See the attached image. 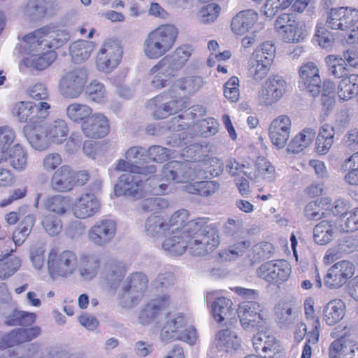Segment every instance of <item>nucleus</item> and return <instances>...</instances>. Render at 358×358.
I'll return each mask as SVG.
<instances>
[{"label": "nucleus", "mask_w": 358, "mask_h": 358, "mask_svg": "<svg viewBox=\"0 0 358 358\" xmlns=\"http://www.w3.org/2000/svg\"><path fill=\"white\" fill-rule=\"evenodd\" d=\"M170 231L162 246L172 255H181L187 250L193 256H205L220 244L217 227L206 224L204 218L188 222L182 230Z\"/></svg>", "instance_id": "obj_1"}, {"label": "nucleus", "mask_w": 358, "mask_h": 358, "mask_svg": "<svg viewBox=\"0 0 358 358\" xmlns=\"http://www.w3.org/2000/svg\"><path fill=\"white\" fill-rule=\"evenodd\" d=\"M178 29L173 24H164L150 31L144 38L142 50L149 59L157 60L174 46Z\"/></svg>", "instance_id": "obj_2"}, {"label": "nucleus", "mask_w": 358, "mask_h": 358, "mask_svg": "<svg viewBox=\"0 0 358 358\" xmlns=\"http://www.w3.org/2000/svg\"><path fill=\"white\" fill-rule=\"evenodd\" d=\"M70 34L66 30L57 29L52 26L43 27L26 35L24 43H29L31 51H40L43 49H57L70 39Z\"/></svg>", "instance_id": "obj_3"}, {"label": "nucleus", "mask_w": 358, "mask_h": 358, "mask_svg": "<svg viewBox=\"0 0 358 358\" xmlns=\"http://www.w3.org/2000/svg\"><path fill=\"white\" fill-rule=\"evenodd\" d=\"M78 262V257L73 250L57 252L52 249L48 256V271L52 279L68 278L77 271Z\"/></svg>", "instance_id": "obj_4"}, {"label": "nucleus", "mask_w": 358, "mask_h": 358, "mask_svg": "<svg viewBox=\"0 0 358 358\" xmlns=\"http://www.w3.org/2000/svg\"><path fill=\"white\" fill-rule=\"evenodd\" d=\"M160 337L164 341L179 340L192 345L197 339V334L194 327L188 325L185 316L178 313L168 318L161 330Z\"/></svg>", "instance_id": "obj_5"}, {"label": "nucleus", "mask_w": 358, "mask_h": 358, "mask_svg": "<svg viewBox=\"0 0 358 358\" xmlns=\"http://www.w3.org/2000/svg\"><path fill=\"white\" fill-rule=\"evenodd\" d=\"M88 80L87 70L82 67L65 72L59 81V94L66 99H77L84 92Z\"/></svg>", "instance_id": "obj_6"}, {"label": "nucleus", "mask_w": 358, "mask_h": 358, "mask_svg": "<svg viewBox=\"0 0 358 358\" xmlns=\"http://www.w3.org/2000/svg\"><path fill=\"white\" fill-rule=\"evenodd\" d=\"M262 311V306L254 301L242 303L236 310L242 327L252 332L266 329V322Z\"/></svg>", "instance_id": "obj_7"}, {"label": "nucleus", "mask_w": 358, "mask_h": 358, "mask_svg": "<svg viewBox=\"0 0 358 358\" xmlns=\"http://www.w3.org/2000/svg\"><path fill=\"white\" fill-rule=\"evenodd\" d=\"M202 171L203 168L197 164L172 161L164 166L162 173L167 181L186 182L200 176Z\"/></svg>", "instance_id": "obj_8"}, {"label": "nucleus", "mask_w": 358, "mask_h": 358, "mask_svg": "<svg viewBox=\"0 0 358 358\" xmlns=\"http://www.w3.org/2000/svg\"><path fill=\"white\" fill-rule=\"evenodd\" d=\"M167 92L168 90L148 102V106L152 110L153 116L157 119L165 118L177 113L189 106L187 99L171 97Z\"/></svg>", "instance_id": "obj_9"}, {"label": "nucleus", "mask_w": 358, "mask_h": 358, "mask_svg": "<svg viewBox=\"0 0 358 358\" xmlns=\"http://www.w3.org/2000/svg\"><path fill=\"white\" fill-rule=\"evenodd\" d=\"M148 279L141 272L131 273L125 280L122 288V299L125 306L138 303L148 288Z\"/></svg>", "instance_id": "obj_10"}, {"label": "nucleus", "mask_w": 358, "mask_h": 358, "mask_svg": "<svg viewBox=\"0 0 358 358\" xmlns=\"http://www.w3.org/2000/svg\"><path fill=\"white\" fill-rule=\"evenodd\" d=\"M142 176L145 174L136 173H125L120 178L118 182L115 186V192L117 196L127 195L135 199H140L144 193L149 191L147 182L144 183ZM150 178L146 180L148 182Z\"/></svg>", "instance_id": "obj_11"}, {"label": "nucleus", "mask_w": 358, "mask_h": 358, "mask_svg": "<svg viewBox=\"0 0 358 358\" xmlns=\"http://www.w3.org/2000/svg\"><path fill=\"white\" fill-rule=\"evenodd\" d=\"M290 272L291 268L288 262L283 259H278L262 264L257 268V275L270 284H278L287 280Z\"/></svg>", "instance_id": "obj_12"}, {"label": "nucleus", "mask_w": 358, "mask_h": 358, "mask_svg": "<svg viewBox=\"0 0 358 358\" xmlns=\"http://www.w3.org/2000/svg\"><path fill=\"white\" fill-rule=\"evenodd\" d=\"M122 57V48L114 41H106L96 55V66L99 70L108 73L116 68Z\"/></svg>", "instance_id": "obj_13"}, {"label": "nucleus", "mask_w": 358, "mask_h": 358, "mask_svg": "<svg viewBox=\"0 0 358 358\" xmlns=\"http://www.w3.org/2000/svg\"><path fill=\"white\" fill-rule=\"evenodd\" d=\"M116 228L117 224L113 220H99L88 230V239L96 246H106L114 238Z\"/></svg>", "instance_id": "obj_14"}, {"label": "nucleus", "mask_w": 358, "mask_h": 358, "mask_svg": "<svg viewBox=\"0 0 358 358\" xmlns=\"http://www.w3.org/2000/svg\"><path fill=\"white\" fill-rule=\"evenodd\" d=\"M299 86L303 90H306L313 97L321 93L322 80L319 69L313 62H307L299 69Z\"/></svg>", "instance_id": "obj_15"}, {"label": "nucleus", "mask_w": 358, "mask_h": 358, "mask_svg": "<svg viewBox=\"0 0 358 358\" xmlns=\"http://www.w3.org/2000/svg\"><path fill=\"white\" fill-rule=\"evenodd\" d=\"M286 87L287 83L282 77L280 76L269 77L259 92V103L264 106H269L275 103L285 94Z\"/></svg>", "instance_id": "obj_16"}, {"label": "nucleus", "mask_w": 358, "mask_h": 358, "mask_svg": "<svg viewBox=\"0 0 358 358\" xmlns=\"http://www.w3.org/2000/svg\"><path fill=\"white\" fill-rule=\"evenodd\" d=\"M358 22V10L345 7L331 8L326 24L332 29L347 30Z\"/></svg>", "instance_id": "obj_17"}, {"label": "nucleus", "mask_w": 358, "mask_h": 358, "mask_svg": "<svg viewBox=\"0 0 358 358\" xmlns=\"http://www.w3.org/2000/svg\"><path fill=\"white\" fill-rule=\"evenodd\" d=\"M355 273L353 264L348 261H341L331 266L326 274L324 283L330 289L342 287Z\"/></svg>", "instance_id": "obj_18"}, {"label": "nucleus", "mask_w": 358, "mask_h": 358, "mask_svg": "<svg viewBox=\"0 0 358 358\" xmlns=\"http://www.w3.org/2000/svg\"><path fill=\"white\" fill-rule=\"evenodd\" d=\"M170 299L167 294L157 295L150 299L141 309L138 321L143 325H148L155 322L169 306Z\"/></svg>", "instance_id": "obj_19"}, {"label": "nucleus", "mask_w": 358, "mask_h": 358, "mask_svg": "<svg viewBox=\"0 0 358 358\" xmlns=\"http://www.w3.org/2000/svg\"><path fill=\"white\" fill-rule=\"evenodd\" d=\"M101 203L92 193L86 192L77 197L72 205V213L78 219H87L98 213Z\"/></svg>", "instance_id": "obj_20"}, {"label": "nucleus", "mask_w": 358, "mask_h": 358, "mask_svg": "<svg viewBox=\"0 0 358 358\" xmlns=\"http://www.w3.org/2000/svg\"><path fill=\"white\" fill-rule=\"evenodd\" d=\"M291 130V120L287 115H280L274 119L269 127V137L272 143L278 149L283 148L287 143Z\"/></svg>", "instance_id": "obj_21"}, {"label": "nucleus", "mask_w": 358, "mask_h": 358, "mask_svg": "<svg viewBox=\"0 0 358 358\" xmlns=\"http://www.w3.org/2000/svg\"><path fill=\"white\" fill-rule=\"evenodd\" d=\"M24 48L27 56L23 59L24 65L32 69L42 71L50 66L57 59V54L55 51H47L43 49L38 51H31L29 43H25Z\"/></svg>", "instance_id": "obj_22"}, {"label": "nucleus", "mask_w": 358, "mask_h": 358, "mask_svg": "<svg viewBox=\"0 0 358 358\" xmlns=\"http://www.w3.org/2000/svg\"><path fill=\"white\" fill-rule=\"evenodd\" d=\"M83 134L91 138H100L106 136L110 129L107 117L102 113H96L85 120L81 126Z\"/></svg>", "instance_id": "obj_23"}, {"label": "nucleus", "mask_w": 358, "mask_h": 358, "mask_svg": "<svg viewBox=\"0 0 358 358\" xmlns=\"http://www.w3.org/2000/svg\"><path fill=\"white\" fill-rule=\"evenodd\" d=\"M177 73L161 59L149 71V74L152 76L151 85L152 87L160 90L169 85Z\"/></svg>", "instance_id": "obj_24"}, {"label": "nucleus", "mask_w": 358, "mask_h": 358, "mask_svg": "<svg viewBox=\"0 0 358 358\" xmlns=\"http://www.w3.org/2000/svg\"><path fill=\"white\" fill-rule=\"evenodd\" d=\"M80 266L78 268V275L81 280L90 282L98 275L101 259L98 254L94 252L84 253L80 257Z\"/></svg>", "instance_id": "obj_25"}, {"label": "nucleus", "mask_w": 358, "mask_h": 358, "mask_svg": "<svg viewBox=\"0 0 358 358\" xmlns=\"http://www.w3.org/2000/svg\"><path fill=\"white\" fill-rule=\"evenodd\" d=\"M56 7L53 0H29L23 10L24 15L30 20H41L52 15Z\"/></svg>", "instance_id": "obj_26"}, {"label": "nucleus", "mask_w": 358, "mask_h": 358, "mask_svg": "<svg viewBox=\"0 0 358 358\" xmlns=\"http://www.w3.org/2000/svg\"><path fill=\"white\" fill-rule=\"evenodd\" d=\"M126 267L123 262L113 258L108 259L103 264L101 275L108 286L117 287L124 278Z\"/></svg>", "instance_id": "obj_27"}, {"label": "nucleus", "mask_w": 358, "mask_h": 358, "mask_svg": "<svg viewBox=\"0 0 358 358\" xmlns=\"http://www.w3.org/2000/svg\"><path fill=\"white\" fill-rule=\"evenodd\" d=\"M75 185V174L66 165L57 169L51 178V187L57 192H66L71 190Z\"/></svg>", "instance_id": "obj_28"}, {"label": "nucleus", "mask_w": 358, "mask_h": 358, "mask_svg": "<svg viewBox=\"0 0 358 358\" xmlns=\"http://www.w3.org/2000/svg\"><path fill=\"white\" fill-rule=\"evenodd\" d=\"M258 18V13L254 10L248 9L240 11L231 20V30L236 34H244L255 26Z\"/></svg>", "instance_id": "obj_29"}, {"label": "nucleus", "mask_w": 358, "mask_h": 358, "mask_svg": "<svg viewBox=\"0 0 358 358\" xmlns=\"http://www.w3.org/2000/svg\"><path fill=\"white\" fill-rule=\"evenodd\" d=\"M169 231L168 220L162 216L152 215L145 220L144 232L150 238H157Z\"/></svg>", "instance_id": "obj_30"}, {"label": "nucleus", "mask_w": 358, "mask_h": 358, "mask_svg": "<svg viewBox=\"0 0 358 358\" xmlns=\"http://www.w3.org/2000/svg\"><path fill=\"white\" fill-rule=\"evenodd\" d=\"M203 78L199 76L184 77L178 80L168 90L167 93L171 97H177L176 89L178 88L187 94H192L198 91L203 86Z\"/></svg>", "instance_id": "obj_31"}, {"label": "nucleus", "mask_w": 358, "mask_h": 358, "mask_svg": "<svg viewBox=\"0 0 358 358\" xmlns=\"http://www.w3.org/2000/svg\"><path fill=\"white\" fill-rule=\"evenodd\" d=\"M324 62L329 76L340 79L350 74V69L341 55H329L324 58Z\"/></svg>", "instance_id": "obj_32"}, {"label": "nucleus", "mask_w": 358, "mask_h": 358, "mask_svg": "<svg viewBox=\"0 0 358 358\" xmlns=\"http://www.w3.org/2000/svg\"><path fill=\"white\" fill-rule=\"evenodd\" d=\"M41 333V329L38 326L27 329L19 328L14 329L10 333L6 334L8 348L34 339Z\"/></svg>", "instance_id": "obj_33"}, {"label": "nucleus", "mask_w": 358, "mask_h": 358, "mask_svg": "<svg viewBox=\"0 0 358 358\" xmlns=\"http://www.w3.org/2000/svg\"><path fill=\"white\" fill-rule=\"evenodd\" d=\"M192 52V48L188 45L178 47L173 52L162 58L176 71L181 69L189 59Z\"/></svg>", "instance_id": "obj_34"}, {"label": "nucleus", "mask_w": 358, "mask_h": 358, "mask_svg": "<svg viewBox=\"0 0 358 358\" xmlns=\"http://www.w3.org/2000/svg\"><path fill=\"white\" fill-rule=\"evenodd\" d=\"M94 47V43L92 41L78 40L70 45L69 52L72 61L80 64L89 59Z\"/></svg>", "instance_id": "obj_35"}, {"label": "nucleus", "mask_w": 358, "mask_h": 358, "mask_svg": "<svg viewBox=\"0 0 358 358\" xmlns=\"http://www.w3.org/2000/svg\"><path fill=\"white\" fill-rule=\"evenodd\" d=\"M210 149L207 144H192L182 150V156L189 163L201 165L203 169L206 158L208 157Z\"/></svg>", "instance_id": "obj_36"}, {"label": "nucleus", "mask_w": 358, "mask_h": 358, "mask_svg": "<svg viewBox=\"0 0 358 358\" xmlns=\"http://www.w3.org/2000/svg\"><path fill=\"white\" fill-rule=\"evenodd\" d=\"M337 232L334 222L323 220L313 229V239L317 244L324 245L329 243Z\"/></svg>", "instance_id": "obj_37"}, {"label": "nucleus", "mask_w": 358, "mask_h": 358, "mask_svg": "<svg viewBox=\"0 0 358 358\" xmlns=\"http://www.w3.org/2000/svg\"><path fill=\"white\" fill-rule=\"evenodd\" d=\"M43 125L51 142L60 144L66 140L69 129L64 120L57 118Z\"/></svg>", "instance_id": "obj_38"}, {"label": "nucleus", "mask_w": 358, "mask_h": 358, "mask_svg": "<svg viewBox=\"0 0 358 358\" xmlns=\"http://www.w3.org/2000/svg\"><path fill=\"white\" fill-rule=\"evenodd\" d=\"M30 145L36 150L43 151L50 145L51 141L43 124L35 127L27 136Z\"/></svg>", "instance_id": "obj_39"}, {"label": "nucleus", "mask_w": 358, "mask_h": 358, "mask_svg": "<svg viewBox=\"0 0 358 358\" xmlns=\"http://www.w3.org/2000/svg\"><path fill=\"white\" fill-rule=\"evenodd\" d=\"M341 79L338 87V96L341 99L347 101L358 94V75L350 73Z\"/></svg>", "instance_id": "obj_40"}, {"label": "nucleus", "mask_w": 358, "mask_h": 358, "mask_svg": "<svg viewBox=\"0 0 358 358\" xmlns=\"http://www.w3.org/2000/svg\"><path fill=\"white\" fill-rule=\"evenodd\" d=\"M22 260L18 257L6 253L0 258V280H3L13 275L21 267Z\"/></svg>", "instance_id": "obj_41"}, {"label": "nucleus", "mask_w": 358, "mask_h": 358, "mask_svg": "<svg viewBox=\"0 0 358 358\" xmlns=\"http://www.w3.org/2000/svg\"><path fill=\"white\" fill-rule=\"evenodd\" d=\"M345 305L340 299L330 301L324 308L326 323L334 325L341 321L345 315Z\"/></svg>", "instance_id": "obj_42"}, {"label": "nucleus", "mask_w": 358, "mask_h": 358, "mask_svg": "<svg viewBox=\"0 0 358 358\" xmlns=\"http://www.w3.org/2000/svg\"><path fill=\"white\" fill-rule=\"evenodd\" d=\"M316 132L311 128H305L289 143L288 150L298 153L308 147L315 137Z\"/></svg>", "instance_id": "obj_43"}, {"label": "nucleus", "mask_w": 358, "mask_h": 358, "mask_svg": "<svg viewBox=\"0 0 358 358\" xmlns=\"http://www.w3.org/2000/svg\"><path fill=\"white\" fill-rule=\"evenodd\" d=\"M92 112V108L88 105L77 102L69 104L66 108L67 118L76 123H83L90 117Z\"/></svg>", "instance_id": "obj_44"}, {"label": "nucleus", "mask_w": 358, "mask_h": 358, "mask_svg": "<svg viewBox=\"0 0 358 358\" xmlns=\"http://www.w3.org/2000/svg\"><path fill=\"white\" fill-rule=\"evenodd\" d=\"M281 34L283 41L286 43H300L307 36L306 27L304 23L295 21L293 24H289Z\"/></svg>", "instance_id": "obj_45"}, {"label": "nucleus", "mask_w": 358, "mask_h": 358, "mask_svg": "<svg viewBox=\"0 0 358 358\" xmlns=\"http://www.w3.org/2000/svg\"><path fill=\"white\" fill-rule=\"evenodd\" d=\"M275 320L281 328L288 327L294 322L295 315L289 302L280 301L275 307Z\"/></svg>", "instance_id": "obj_46"}, {"label": "nucleus", "mask_w": 358, "mask_h": 358, "mask_svg": "<svg viewBox=\"0 0 358 358\" xmlns=\"http://www.w3.org/2000/svg\"><path fill=\"white\" fill-rule=\"evenodd\" d=\"M14 129L10 126L0 127V162H6L8 151L15 139Z\"/></svg>", "instance_id": "obj_47"}, {"label": "nucleus", "mask_w": 358, "mask_h": 358, "mask_svg": "<svg viewBox=\"0 0 358 358\" xmlns=\"http://www.w3.org/2000/svg\"><path fill=\"white\" fill-rule=\"evenodd\" d=\"M27 153L20 144L14 145L8 152L10 166L19 171H24L27 166Z\"/></svg>", "instance_id": "obj_48"}, {"label": "nucleus", "mask_w": 358, "mask_h": 358, "mask_svg": "<svg viewBox=\"0 0 358 358\" xmlns=\"http://www.w3.org/2000/svg\"><path fill=\"white\" fill-rule=\"evenodd\" d=\"M117 171H127V173H136L140 174L152 175L156 172V166L154 164H131L130 162L119 159L115 166Z\"/></svg>", "instance_id": "obj_49"}, {"label": "nucleus", "mask_w": 358, "mask_h": 358, "mask_svg": "<svg viewBox=\"0 0 358 358\" xmlns=\"http://www.w3.org/2000/svg\"><path fill=\"white\" fill-rule=\"evenodd\" d=\"M36 217L34 215L29 214L24 217L22 223L13 234V241L15 245H21L30 234L34 223Z\"/></svg>", "instance_id": "obj_50"}, {"label": "nucleus", "mask_w": 358, "mask_h": 358, "mask_svg": "<svg viewBox=\"0 0 358 358\" xmlns=\"http://www.w3.org/2000/svg\"><path fill=\"white\" fill-rule=\"evenodd\" d=\"M35 103L28 101H17L13 105L12 115L20 122H27L34 113Z\"/></svg>", "instance_id": "obj_51"}, {"label": "nucleus", "mask_w": 358, "mask_h": 358, "mask_svg": "<svg viewBox=\"0 0 358 358\" xmlns=\"http://www.w3.org/2000/svg\"><path fill=\"white\" fill-rule=\"evenodd\" d=\"M219 185L214 181H199L185 186L187 192L203 196L215 193Z\"/></svg>", "instance_id": "obj_52"}, {"label": "nucleus", "mask_w": 358, "mask_h": 358, "mask_svg": "<svg viewBox=\"0 0 358 358\" xmlns=\"http://www.w3.org/2000/svg\"><path fill=\"white\" fill-rule=\"evenodd\" d=\"M45 207L48 210L62 215L66 213L70 207V200L62 195H54L45 201Z\"/></svg>", "instance_id": "obj_53"}, {"label": "nucleus", "mask_w": 358, "mask_h": 358, "mask_svg": "<svg viewBox=\"0 0 358 358\" xmlns=\"http://www.w3.org/2000/svg\"><path fill=\"white\" fill-rule=\"evenodd\" d=\"M85 94L88 99L98 103L106 100L107 93L104 85L96 81H92L85 87Z\"/></svg>", "instance_id": "obj_54"}, {"label": "nucleus", "mask_w": 358, "mask_h": 358, "mask_svg": "<svg viewBox=\"0 0 358 358\" xmlns=\"http://www.w3.org/2000/svg\"><path fill=\"white\" fill-rule=\"evenodd\" d=\"M255 167L258 178L262 177L264 180L271 182L275 178V171L274 166L266 159L258 158Z\"/></svg>", "instance_id": "obj_55"}, {"label": "nucleus", "mask_w": 358, "mask_h": 358, "mask_svg": "<svg viewBox=\"0 0 358 358\" xmlns=\"http://www.w3.org/2000/svg\"><path fill=\"white\" fill-rule=\"evenodd\" d=\"M41 224L45 231L52 236L58 235L62 229L60 219L51 213H48L42 217Z\"/></svg>", "instance_id": "obj_56"}, {"label": "nucleus", "mask_w": 358, "mask_h": 358, "mask_svg": "<svg viewBox=\"0 0 358 358\" xmlns=\"http://www.w3.org/2000/svg\"><path fill=\"white\" fill-rule=\"evenodd\" d=\"M220 8L215 3L202 6L196 14L198 21L202 24L213 22L218 17Z\"/></svg>", "instance_id": "obj_57"}, {"label": "nucleus", "mask_w": 358, "mask_h": 358, "mask_svg": "<svg viewBox=\"0 0 358 358\" xmlns=\"http://www.w3.org/2000/svg\"><path fill=\"white\" fill-rule=\"evenodd\" d=\"M250 245L249 241H241L229 245L228 251H225V261H234L243 256Z\"/></svg>", "instance_id": "obj_58"}, {"label": "nucleus", "mask_w": 358, "mask_h": 358, "mask_svg": "<svg viewBox=\"0 0 358 358\" xmlns=\"http://www.w3.org/2000/svg\"><path fill=\"white\" fill-rule=\"evenodd\" d=\"M189 213L187 210L181 209L175 212L168 220L170 224V231L172 230H182L186 227L188 222L192 220H188Z\"/></svg>", "instance_id": "obj_59"}, {"label": "nucleus", "mask_w": 358, "mask_h": 358, "mask_svg": "<svg viewBox=\"0 0 358 358\" xmlns=\"http://www.w3.org/2000/svg\"><path fill=\"white\" fill-rule=\"evenodd\" d=\"M148 155L153 162L162 163L173 155V151L160 145H151L148 149Z\"/></svg>", "instance_id": "obj_60"}, {"label": "nucleus", "mask_w": 358, "mask_h": 358, "mask_svg": "<svg viewBox=\"0 0 358 358\" xmlns=\"http://www.w3.org/2000/svg\"><path fill=\"white\" fill-rule=\"evenodd\" d=\"M169 207V202L162 197L148 198L141 202V208L144 212H157Z\"/></svg>", "instance_id": "obj_61"}, {"label": "nucleus", "mask_w": 358, "mask_h": 358, "mask_svg": "<svg viewBox=\"0 0 358 358\" xmlns=\"http://www.w3.org/2000/svg\"><path fill=\"white\" fill-rule=\"evenodd\" d=\"M271 63L268 60L263 61V63H262L250 59V73L255 80H262L268 73Z\"/></svg>", "instance_id": "obj_62"}, {"label": "nucleus", "mask_w": 358, "mask_h": 358, "mask_svg": "<svg viewBox=\"0 0 358 358\" xmlns=\"http://www.w3.org/2000/svg\"><path fill=\"white\" fill-rule=\"evenodd\" d=\"M341 229L346 232L358 229V208L341 217Z\"/></svg>", "instance_id": "obj_63"}, {"label": "nucleus", "mask_w": 358, "mask_h": 358, "mask_svg": "<svg viewBox=\"0 0 358 358\" xmlns=\"http://www.w3.org/2000/svg\"><path fill=\"white\" fill-rule=\"evenodd\" d=\"M346 159L342 166L345 171H349L345 175V180L352 185H358V162Z\"/></svg>", "instance_id": "obj_64"}]
</instances>
